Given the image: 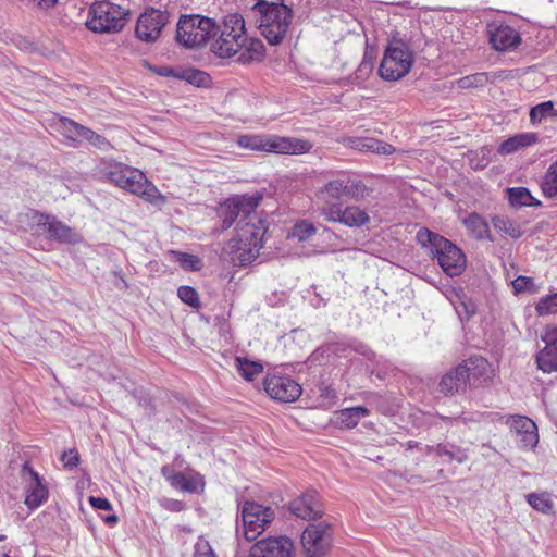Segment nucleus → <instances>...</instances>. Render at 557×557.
I'll return each instance as SVG.
<instances>
[{"label": "nucleus", "mask_w": 557, "mask_h": 557, "mask_svg": "<svg viewBox=\"0 0 557 557\" xmlns=\"http://www.w3.org/2000/svg\"><path fill=\"white\" fill-rule=\"evenodd\" d=\"M243 534L246 541L252 542L268 528L274 519L271 507L255 502H245L242 506Z\"/></svg>", "instance_id": "obj_11"}, {"label": "nucleus", "mask_w": 557, "mask_h": 557, "mask_svg": "<svg viewBox=\"0 0 557 557\" xmlns=\"http://www.w3.org/2000/svg\"><path fill=\"white\" fill-rule=\"evenodd\" d=\"M252 11L259 16V29L270 45L283 41L290 26L294 12L283 1L258 0Z\"/></svg>", "instance_id": "obj_2"}, {"label": "nucleus", "mask_w": 557, "mask_h": 557, "mask_svg": "<svg viewBox=\"0 0 557 557\" xmlns=\"http://www.w3.org/2000/svg\"><path fill=\"white\" fill-rule=\"evenodd\" d=\"M541 188L548 198L557 196V160L549 165L541 182Z\"/></svg>", "instance_id": "obj_34"}, {"label": "nucleus", "mask_w": 557, "mask_h": 557, "mask_svg": "<svg viewBox=\"0 0 557 557\" xmlns=\"http://www.w3.org/2000/svg\"><path fill=\"white\" fill-rule=\"evenodd\" d=\"M211 51L219 58H232L239 54L247 41L245 21L238 13L224 16L218 25L216 36L212 37Z\"/></svg>", "instance_id": "obj_3"}, {"label": "nucleus", "mask_w": 557, "mask_h": 557, "mask_svg": "<svg viewBox=\"0 0 557 557\" xmlns=\"http://www.w3.org/2000/svg\"><path fill=\"white\" fill-rule=\"evenodd\" d=\"M237 144L245 149L280 154H304L312 148L308 140L274 135H242L237 138Z\"/></svg>", "instance_id": "obj_6"}, {"label": "nucleus", "mask_w": 557, "mask_h": 557, "mask_svg": "<svg viewBox=\"0 0 557 557\" xmlns=\"http://www.w3.org/2000/svg\"><path fill=\"white\" fill-rule=\"evenodd\" d=\"M170 18L171 13L168 10L147 8L137 18L135 28L137 38L145 42L157 41Z\"/></svg>", "instance_id": "obj_13"}, {"label": "nucleus", "mask_w": 557, "mask_h": 557, "mask_svg": "<svg viewBox=\"0 0 557 557\" xmlns=\"http://www.w3.org/2000/svg\"><path fill=\"white\" fill-rule=\"evenodd\" d=\"M344 209L341 208V203H324L321 210L322 215L330 222L342 223V212Z\"/></svg>", "instance_id": "obj_46"}, {"label": "nucleus", "mask_w": 557, "mask_h": 557, "mask_svg": "<svg viewBox=\"0 0 557 557\" xmlns=\"http://www.w3.org/2000/svg\"><path fill=\"white\" fill-rule=\"evenodd\" d=\"M37 2V5L42 8V9H50L52 8L57 0H35Z\"/></svg>", "instance_id": "obj_56"}, {"label": "nucleus", "mask_w": 557, "mask_h": 557, "mask_svg": "<svg viewBox=\"0 0 557 557\" xmlns=\"http://www.w3.org/2000/svg\"><path fill=\"white\" fill-rule=\"evenodd\" d=\"M476 311V307L472 301H462L460 306L457 308V312L461 315L466 314L467 319H470Z\"/></svg>", "instance_id": "obj_54"}, {"label": "nucleus", "mask_w": 557, "mask_h": 557, "mask_svg": "<svg viewBox=\"0 0 557 557\" xmlns=\"http://www.w3.org/2000/svg\"><path fill=\"white\" fill-rule=\"evenodd\" d=\"M488 81L486 73H475L473 75L465 76L458 81L460 88H471L483 86Z\"/></svg>", "instance_id": "obj_44"}, {"label": "nucleus", "mask_w": 557, "mask_h": 557, "mask_svg": "<svg viewBox=\"0 0 557 557\" xmlns=\"http://www.w3.org/2000/svg\"><path fill=\"white\" fill-rule=\"evenodd\" d=\"M508 200L513 207H539L541 205L531 193L524 187H512L507 189Z\"/></svg>", "instance_id": "obj_29"}, {"label": "nucleus", "mask_w": 557, "mask_h": 557, "mask_svg": "<svg viewBox=\"0 0 557 557\" xmlns=\"http://www.w3.org/2000/svg\"><path fill=\"white\" fill-rule=\"evenodd\" d=\"M536 310L540 314H546L557 311V294L541 299L536 306Z\"/></svg>", "instance_id": "obj_49"}, {"label": "nucleus", "mask_w": 557, "mask_h": 557, "mask_svg": "<svg viewBox=\"0 0 557 557\" xmlns=\"http://www.w3.org/2000/svg\"><path fill=\"white\" fill-rule=\"evenodd\" d=\"M161 74L165 75V76L173 75V70L172 69H165L164 72H162Z\"/></svg>", "instance_id": "obj_59"}, {"label": "nucleus", "mask_w": 557, "mask_h": 557, "mask_svg": "<svg viewBox=\"0 0 557 557\" xmlns=\"http://www.w3.org/2000/svg\"><path fill=\"white\" fill-rule=\"evenodd\" d=\"M264 232L265 225H251L249 228L238 231L225 248V251L231 256V262L238 267L252 262L259 256Z\"/></svg>", "instance_id": "obj_8"}, {"label": "nucleus", "mask_w": 557, "mask_h": 557, "mask_svg": "<svg viewBox=\"0 0 557 557\" xmlns=\"http://www.w3.org/2000/svg\"><path fill=\"white\" fill-rule=\"evenodd\" d=\"M38 222L49 234L51 239L62 243H75L77 240L76 233L55 216L41 214Z\"/></svg>", "instance_id": "obj_20"}, {"label": "nucleus", "mask_w": 557, "mask_h": 557, "mask_svg": "<svg viewBox=\"0 0 557 557\" xmlns=\"http://www.w3.org/2000/svg\"><path fill=\"white\" fill-rule=\"evenodd\" d=\"M181 507H182V505H181V503H180V502H173V507H172L173 509H175V510H180V509H181Z\"/></svg>", "instance_id": "obj_60"}, {"label": "nucleus", "mask_w": 557, "mask_h": 557, "mask_svg": "<svg viewBox=\"0 0 557 557\" xmlns=\"http://www.w3.org/2000/svg\"><path fill=\"white\" fill-rule=\"evenodd\" d=\"M345 180H333L325 184L318 193V197L323 203H341L346 198Z\"/></svg>", "instance_id": "obj_24"}, {"label": "nucleus", "mask_w": 557, "mask_h": 557, "mask_svg": "<svg viewBox=\"0 0 557 557\" xmlns=\"http://www.w3.org/2000/svg\"><path fill=\"white\" fill-rule=\"evenodd\" d=\"M488 363L483 358H470L448 371L438 384V392L444 395L463 393L467 386H478Z\"/></svg>", "instance_id": "obj_5"}, {"label": "nucleus", "mask_w": 557, "mask_h": 557, "mask_svg": "<svg viewBox=\"0 0 557 557\" xmlns=\"http://www.w3.org/2000/svg\"><path fill=\"white\" fill-rule=\"evenodd\" d=\"M194 557H216L211 545L203 537H199L195 544Z\"/></svg>", "instance_id": "obj_50"}, {"label": "nucleus", "mask_w": 557, "mask_h": 557, "mask_svg": "<svg viewBox=\"0 0 557 557\" xmlns=\"http://www.w3.org/2000/svg\"><path fill=\"white\" fill-rule=\"evenodd\" d=\"M436 455L440 457H446L449 461H457L463 463L468 459L467 451L450 443H441L436 445Z\"/></svg>", "instance_id": "obj_31"}, {"label": "nucleus", "mask_w": 557, "mask_h": 557, "mask_svg": "<svg viewBox=\"0 0 557 557\" xmlns=\"http://www.w3.org/2000/svg\"><path fill=\"white\" fill-rule=\"evenodd\" d=\"M368 348L366 346H361L359 351L362 354V355H367L368 354Z\"/></svg>", "instance_id": "obj_61"}, {"label": "nucleus", "mask_w": 557, "mask_h": 557, "mask_svg": "<svg viewBox=\"0 0 557 557\" xmlns=\"http://www.w3.org/2000/svg\"><path fill=\"white\" fill-rule=\"evenodd\" d=\"M263 386L271 398L282 403L295 401L301 395V386L285 375H267Z\"/></svg>", "instance_id": "obj_14"}, {"label": "nucleus", "mask_w": 557, "mask_h": 557, "mask_svg": "<svg viewBox=\"0 0 557 557\" xmlns=\"http://www.w3.org/2000/svg\"><path fill=\"white\" fill-rule=\"evenodd\" d=\"M490 41L496 50L504 51L517 47L521 38L515 28L500 25L491 33Z\"/></svg>", "instance_id": "obj_21"}, {"label": "nucleus", "mask_w": 557, "mask_h": 557, "mask_svg": "<svg viewBox=\"0 0 557 557\" xmlns=\"http://www.w3.org/2000/svg\"><path fill=\"white\" fill-rule=\"evenodd\" d=\"M182 77L196 86H205L210 79L207 73L198 70L186 71Z\"/></svg>", "instance_id": "obj_48"}, {"label": "nucleus", "mask_w": 557, "mask_h": 557, "mask_svg": "<svg viewBox=\"0 0 557 557\" xmlns=\"http://www.w3.org/2000/svg\"><path fill=\"white\" fill-rule=\"evenodd\" d=\"M121 188L140 196L153 205L165 202V198L160 194L157 187L146 178L141 171L135 168L134 173L125 177Z\"/></svg>", "instance_id": "obj_16"}, {"label": "nucleus", "mask_w": 557, "mask_h": 557, "mask_svg": "<svg viewBox=\"0 0 557 557\" xmlns=\"http://www.w3.org/2000/svg\"><path fill=\"white\" fill-rule=\"evenodd\" d=\"M264 45L260 39L247 37L245 47L239 52L238 61L242 63L260 61L264 55Z\"/></svg>", "instance_id": "obj_26"}, {"label": "nucleus", "mask_w": 557, "mask_h": 557, "mask_svg": "<svg viewBox=\"0 0 557 557\" xmlns=\"http://www.w3.org/2000/svg\"><path fill=\"white\" fill-rule=\"evenodd\" d=\"M357 148L359 150L373 151L377 154H392L395 151V148L392 145L373 138L360 140L357 144Z\"/></svg>", "instance_id": "obj_35"}, {"label": "nucleus", "mask_w": 557, "mask_h": 557, "mask_svg": "<svg viewBox=\"0 0 557 557\" xmlns=\"http://www.w3.org/2000/svg\"><path fill=\"white\" fill-rule=\"evenodd\" d=\"M5 540V535L0 534V542Z\"/></svg>", "instance_id": "obj_62"}, {"label": "nucleus", "mask_w": 557, "mask_h": 557, "mask_svg": "<svg viewBox=\"0 0 557 557\" xmlns=\"http://www.w3.org/2000/svg\"><path fill=\"white\" fill-rule=\"evenodd\" d=\"M539 442L537 428L517 435V443L523 449H532Z\"/></svg>", "instance_id": "obj_45"}, {"label": "nucleus", "mask_w": 557, "mask_h": 557, "mask_svg": "<svg viewBox=\"0 0 557 557\" xmlns=\"http://www.w3.org/2000/svg\"><path fill=\"white\" fill-rule=\"evenodd\" d=\"M178 298L191 308H199L200 301L197 290L190 286H181L177 289Z\"/></svg>", "instance_id": "obj_40"}, {"label": "nucleus", "mask_w": 557, "mask_h": 557, "mask_svg": "<svg viewBox=\"0 0 557 557\" xmlns=\"http://www.w3.org/2000/svg\"><path fill=\"white\" fill-rule=\"evenodd\" d=\"M293 515L304 520H314L322 515L320 502L315 491H308L289 503Z\"/></svg>", "instance_id": "obj_19"}, {"label": "nucleus", "mask_w": 557, "mask_h": 557, "mask_svg": "<svg viewBox=\"0 0 557 557\" xmlns=\"http://www.w3.org/2000/svg\"><path fill=\"white\" fill-rule=\"evenodd\" d=\"M545 347L536 355L540 370L546 373L557 372V324H549L542 334Z\"/></svg>", "instance_id": "obj_17"}, {"label": "nucleus", "mask_w": 557, "mask_h": 557, "mask_svg": "<svg viewBox=\"0 0 557 557\" xmlns=\"http://www.w3.org/2000/svg\"><path fill=\"white\" fill-rule=\"evenodd\" d=\"M528 504L542 513H550L554 503L547 493H530L527 495Z\"/></svg>", "instance_id": "obj_33"}, {"label": "nucleus", "mask_w": 557, "mask_h": 557, "mask_svg": "<svg viewBox=\"0 0 557 557\" xmlns=\"http://www.w3.org/2000/svg\"><path fill=\"white\" fill-rule=\"evenodd\" d=\"M82 126L83 125L67 117H62L60 120V128L62 134L71 140H76L77 138H79V127Z\"/></svg>", "instance_id": "obj_42"}, {"label": "nucleus", "mask_w": 557, "mask_h": 557, "mask_svg": "<svg viewBox=\"0 0 557 557\" xmlns=\"http://www.w3.org/2000/svg\"><path fill=\"white\" fill-rule=\"evenodd\" d=\"M321 396H323L327 399H331V400H335L337 398L335 391L331 387L323 388Z\"/></svg>", "instance_id": "obj_55"}, {"label": "nucleus", "mask_w": 557, "mask_h": 557, "mask_svg": "<svg viewBox=\"0 0 557 557\" xmlns=\"http://www.w3.org/2000/svg\"><path fill=\"white\" fill-rule=\"evenodd\" d=\"M369 414V409L363 406L346 408L334 413V422L342 429H352L362 418Z\"/></svg>", "instance_id": "obj_22"}, {"label": "nucleus", "mask_w": 557, "mask_h": 557, "mask_svg": "<svg viewBox=\"0 0 557 557\" xmlns=\"http://www.w3.org/2000/svg\"><path fill=\"white\" fill-rule=\"evenodd\" d=\"M533 285V280L523 275L512 281V288L516 294L532 290Z\"/></svg>", "instance_id": "obj_51"}, {"label": "nucleus", "mask_w": 557, "mask_h": 557, "mask_svg": "<svg viewBox=\"0 0 557 557\" xmlns=\"http://www.w3.org/2000/svg\"><path fill=\"white\" fill-rule=\"evenodd\" d=\"M176 261L186 271L199 270L201 264L198 257L186 252H176Z\"/></svg>", "instance_id": "obj_43"}, {"label": "nucleus", "mask_w": 557, "mask_h": 557, "mask_svg": "<svg viewBox=\"0 0 557 557\" xmlns=\"http://www.w3.org/2000/svg\"><path fill=\"white\" fill-rule=\"evenodd\" d=\"M537 138L539 136L535 133L517 134L504 140L498 148V152L500 154H510L520 148L532 146L537 141Z\"/></svg>", "instance_id": "obj_25"}, {"label": "nucleus", "mask_w": 557, "mask_h": 557, "mask_svg": "<svg viewBox=\"0 0 557 557\" xmlns=\"http://www.w3.org/2000/svg\"><path fill=\"white\" fill-rule=\"evenodd\" d=\"M346 198L363 199L369 195V188L361 181L345 180Z\"/></svg>", "instance_id": "obj_36"}, {"label": "nucleus", "mask_w": 557, "mask_h": 557, "mask_svg": "<svg viewBox=\"0 0 557 557\" xmlns=\"http://www.w3.org/2000/svg\"><path fill=\"white\" fill-rule=\"evenodd\" d=\"M249 557H295V545L287 536L263 539L252 545Z\"/></svg>", "instance_id": "obj_15"}, {"label": "nucleus", "mask_w": 557, "mask_h": 557, "mask_svg": "<svg viewBox=\"0 0 557 557\" xmlns=\"http://www.w3.org/2000/svg\"><path fill=\"white\" fill-rule=\"evenodd\" d=\"M128 10L110 1H99L89 9L86 26L95 33L120 32L128 16Z\"/></svg>", "instance_id": "obj_10"}, {"label": "nucleus", "mask_w": 557, "mask_h": 557, "mask_svg": "<svg viewBox=\"0 0 557 557\" xmlns=\"http://www.w3.org/2000/svg\"><path fill=\"white\" fill-rule=\"evenodd\" d=\"M61 461L65 468L73 469L78 466L79 455L75 449H70L62 454Z\"/></svg>", "instance_id": "obj_52"}, {"label": "nucleus", "mask_w": 557, "mask_h": 557, "mask_svg": "<svg viewBox=\"0 0 557 557\" xmlns=\"http://www.w3.org/2000/svg\"><path fill=\"white\" fill-rule=\"evenodd\" d=\"M101 172L108 181L121 188L125 177L134 173V168L123 163H108Z\"/></svg>", "instance_id": "obj_27"}, {"label": "nucleus", "mask_w": 557, "mask_h": 557, "mask_svg": "<svg viewBox=\"0 0 557 557\" xmlns=\"http://www.w3.org/2000/svg\"><path fill=\"white\" fill-rule=\"evenodd\" d=\"M549 115H557L552 101L542 102L530 110V120L532 123L541 122Z\"/></svg>", "instance_id": "obj_37"}, {"label": "nucleus", "mask_w": 557, "mask_h": 557, "mask_svg": "<svg viewBox=\"0 0 557 557\" xmlns=\"http://www.w3.org/2000/svg\"><path fill=\"white\" fill-rule=\"evenodd\" d=\"M218 24L201 15H182L177 22L176 40L186 48H198L216 36Z\"/></svg>", "instance_id": "obj_9"}, {"label": "nucleus", "mask_w": 557, "mask_h": 557, "mask_svg": "<svg viewBox=\"0 0 557 557\" xmlns=\"http://www.w3.org/2000/svg\"><path fill=\"white\" fill-rule=\"evenodd\" d=\"M172 486L180 488L184 492H195L197 486L193 479L186 476L182 472H176L169 478Z\"/></svg>", "instance_id": "obj_39"}, {"label": "nucleus", "mask_w": 557, "mask_h": 557, "mask_svg": "<svg viewBox=\"0 0 557 557\" xmlns=\"http://www.w3.org/2000/svg\"><path fill=\"white\" fill-rule=\"evenodd\" d=\"M422 248L428 249L448 276H458L466 269V256L460 248L444 236L421 227L416 235Z\"/></svg>", "instance_id": "obj_1"}, {"label": "nucleus", "mask_w": 557, "mask_h": 557, "mask_svg": "<svg viewBox=\"0 0 557 557\" xmlns=\"http://www.w3.org/2000/svg\"><path fill=\"white\" fill-rule=\"evenodd\" d=\"M79 138L87 140L89 144L100 149L109 147V141L102 135L95 133L84 125L79 127Z\"/></svg>", "instance_id": "obj_38"}, {"label": "nucleus", "mask_w": 557, "mask_h": 557, "mask_svg": "<svg viewBox=\"0 0 557 557\" xmlns=\"http://www.w3.org/2000/svg\"><path fill=\"white\" fill-rule=\"evenodd\" d=\"M413 64V52L408 42L393 37L384 51L379 74L384 81L395 82L406 76Z\"/></svg>", "instance_id": "obj_7"}, {"label": "nucleus", "mask_w": 557, "mask_h": 557, "mask_svg": "<svg viewBox=\"0 0 557 557\" xmlns=\"http://www.w3.org/2000/svg\"><path fill=\"white\" fill-rule=\"evenodd\" d=\"M235 366L239 374L248 382L263 372V366L260 362L251 361L245 357H236Z\"/></svg>", "instance_id": "obj_30"}, {"label": "nucleus", "mask_w": 557, "mask_h": 557, "mask_svg": "<svg viewBox=\"0 0 557 557\" xmlns=\"http://www.w3.org/2000/svg\"><path fill=\"white\" fill-rule=\"evenodd\" d=\"M23 478L27 482L25 505L29 509L39 507L48 497V490L41 482L38 473L35 472L28 463H25L22 469Z\"/></svg>", "instance_id": "obj_18"}, {"label": "nucleus", "mask_w": 557, "mask_h": 557, "mask_svg": "<svg viewBox=\"0 0 557 557\" xmlns=\"http://www.w3.org/2000/svg\"><path fill=\"white\" fill-rule=\"evenodd\" d=\"M511 429L516 432V436L524 433L525 431H531L536 429V424L527 417H517L512 421Z\"/></svg>", "instance_id": "obj_47"}, {"label": "nucleus", "mask_w": 557, "mask_h": 557, "mask_svg": "<svg viewBox=\"0 0 557 557\" xmlns=\"http://www.w3.org/2000/svg\"><path fill=\"white\" fill-rule=\"evenodd\" d=\"M89 503L96 509L106 510V511L112 510V505L107 498L90 496Z\"/></svg>", "instance_id": "obj_53"}, {"label": "nucleus", "mask_w": 557, "mask_h": 557, "mask_svg": "<svg viewBox=\"0 0 557 557\" xmlns=\"http://www.w3.org/2000/svg\"><path fill=\"white\" fill-rule=\"evenodd\" d=\"M463 224L468 230L469 234L476 240H490L494 242V238L490 231L488 223L478 213L469 214L465 220Z\"/></svg>", "instance_id": "obj_23"}, {"label": "nucleus", "mask_w": 557, "mask_h": 557, "mask_svg": "<svg viewBox=\"0 0 557 557\" xmlns=\"http://www.w3.org/2000/svg\"><path fill=\"white\" fill-rule=\"evenodd\" d=\"M314 233V225L305 220L297 222L292 230V236L298 238L299 240H306Z\"/></svg>", "instance_id": "obj_41"}, {"label": "nucleus", "mask_w": 557, "mask_h": 557, "mask_svg": "<svg viewBox=\"0 0 557 557\" xmlns=\"http://www.w3.org/2000/svg\"><path fill=\"white\" fill-rule=\"evenodd\" d=\"M261 199L260 195L237 196L227 199L221 205L219 210V215L222 219V228H230L237 219L236 233L242 228H249L251 225H264V221L256 211Z\"/></svg>", "instance_id": "obj_4"}, {"label": "nucleus", "mask_w": 557, "mask_h": 557, "mask_svg": "<svg viewBox=\"0 0 557 557\" xmlns=\"http://www.w3.org/2000/svg\"><path fill=\"white\" fill-rule=\"evenodd\" d=\"M104 522L109 525H114L117 522V516L116 515H110L103 518Z\"/></svg>", "instance_id": "obj_57"}, {"label": "nucleus", "mask_w": 557, "mask_h": 557, "mask_svg": "<svg viewBox=\"0 0 557 557\" xmlns=\"http://www.w3.org/2000/svg\"><path fill=\"white\" fill-rule=\"evenodd\" d=\"M369 221L368 213L356 206L346 207L342 212V224L349 227H361L368 224Z\"/></svg>", "instance_id": "obj_28"}, {"label": "nucleus", "mask_w": 557, "mask_h": 557, "mask_svg": "<svg viewBox=\"0 0 557 557\" xmlns=\"http://www.w3.org/2000/svg\"><path fill=\"white\" fill-rule=\"evenodd\" d=\"M424 453L428 454V455H430L431 453H435L436 454V446L425 445Z\"/></svg>", "instance_id": "obj_58"}, {"label": "nucleus", "mask_w": 557, "mask_h": 557, "mask_svg": "<svg viewBox=\"0 0 557 557\" xmlns=\"http://www.w3.org/2000/svg\"><path fill=\"white\" fill-rule=\"evenodd\" d=\"M494 227L513 239H517L522 236L523 232L516 222L503 215H495L492 219Z\"/></svg>", "instance_id": "obj_32"}, {"label": "nucleus", "mask_w": 557, "mask_h": 557, "mask_svg": "<svg viewBox=\"0 0 557 557\" xmlns=\"http://www.w3.org/2000/svg\"><path fill=\"white\" fill-rule=\"evenodd\" d=\"M331 525L325 521L310 523L301 535L306 557H324L332 545Z\"/></svg>", "instance_id": "obj_12"}]
</instances>
